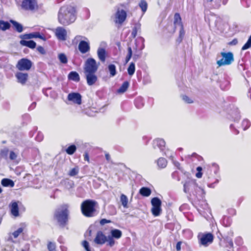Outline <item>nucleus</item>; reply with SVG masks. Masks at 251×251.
<instances>
[{"instance_id": "7", "label": "nucleus", "mask_w": 251, "mask_h": 251, "mask_svg": "<svg viewBox=\"0 0 251 251\" xmlns=\"http://www.w3.org/2000/svg\"><path fill=\"white\" fill-rule=\"evenodd\" d=\"M198 238L199 240V244L206 247L209 244H211L213 242L214 236L210 232L200 233L198 236Z\"/></svg>"}, {"instance_id": "30", "label": "nucleus", "mask_w": 251, "mask_h": 251, "mask_svg": "<svg viewBox=\"0 0 251 251\" xmlns=\"http://www.w3.org/2000/svg\"><path fill=\"white\" fill-rule=\"evenodd\" d=\"M174 25L175 26V28H177L178 26H179V24H182L181 22V19L179 14L176 13L174 15Z\"/></svg>"}, {"instance_id": "33", "label": "nucleus", "mask_w": 251, "mask_h": 251, "mask_svg": "<svg viewBox=\"0 0 251 251\" xmlns=\"http://www.w3.org/2000/svg\"><path fill=\"white\" fill-rule=\"evenodd\" d=\"M178 27L180 28L179 34V37L177 38L176 41L178 43H179L182 41V40L184 36L185 32L184 30V28H183V26L182 24H179V26H178Z\"/></svg>"}, {"instance_id": "16", "label": "nucleus", "mask_w": 251, "mask_h": 251, "mask_svg": "<svg viewBox=\"0 0 251 251\" xmlns=\"http://www.w3.org/2000/svg\"><path fill=\"white\" fill-rule=\"evenodd\" d=\"M68 100L69 104H80L81 95H68Z\"/></svg>"}, {"instance_id": "24", "label": "nucleus", "mask_w": 251, "mask_h": 251, "mask_svg": "<svg viewBox=\"0 0 251 251\" xmlns=\"http://www.w3.org/2000/svg\"><path fill=\"white\" fill-rule=\"evenodd\" d=\"M23 231L24 228L23 227H19L17 230L9 234V240L12 241L13 238H17L20 234L23 233Z\"/></svg>"}, {"instance_id": "14", "label": "nucleus", "mask_w": 251, "mask_h": 251, "mask_svg": "<svg viewBox=\"0 0 251 251\" xmlns=\"http://www.w3.org/2000/svg\"><path fill=\"white\" fill-rule=\"evenodd\" d=\"M107 236L101 231H99L96 234L94 241L97 245H102L107 242Z\"/></svg>"}, {"instance_id": "44", "label": "nucleus", "mask_w": 251, "mask_h": 251, "mask_svg": "<svg viewBox=\"0 0 251 251\" xmlns=\"http://www.w3.org/2000/svg\"><path fill=\"white\" fill-rule=\"evenodd\" d=\"M251 126L250 121L248 120H244L242 122V126L244 130H246Z\"/></svg>"}, {"instance_id": "22", "label": "nucleus", "mask_w": 251, "mask_h": 251, "mask_svg": "<svg viewBox=\"0 0 251 251\" xmlns=\"http://www.w3.org/2000/svg\"><path fill=\"white\" fill-rule=\"evenodd\" d=\"M222 243L225 247L229 249L227 250L228 251H233V243L231 239L228 238L224 239Z\"/></svg>"}, {"instance_id": "26", "label": "nucleus", "mask_w": 251, "mask_h": 251, "mask_svg": "<svg viewBox=\"0 0 251 251\" xmlns=\"http://www.w3.org/2000/svg\"><path fill=\"white\" fill-rule=\"evenodd\" d=\"M139 193L144 197H149L151 194V191L150 188L146 187H143L140 189Z\"/></svg>"}, {"instance_id": "63", "label": "nucleus", "mask_w": 251, "mask_h": 251, "mask_svg": "<svg viewBox=\"0 0 251 251\" xmlns=\"http://www.w3.org/2000/svg\"><path fill=\"white\" fill-rule=\"evenodd\" d=\"M181 241H178L176 245V250L177 251H180L181 250Z\"/></svg>"}, {"instance_id": "58", "label": "nucleus", "mask_w": 251, "mask_h": 251, "mask_svg": "<svg viewBox=\"0 0 251 251\" xmlns=\"http://www.w3.org/2000/svg\"><path fill=\"white\" fill-rule=\"evenodd\" d=\"M111 223V221L109 220H107L106 219H102L100 220V224L101 226H103L106 224H108Z\"/></svg>"}, {"instance_id": "59", "label": "nucleus", "mask_w": 251, "mask_h": 251, "mask_svg": "<svg viewBox=\"0 0 251 251\" xmlns=\"http://www.w3.org/2000/svg\"><path fill=\"white\" fill-rule=\"evenodd\" d=\"M151 81L150 77L147 75L146 76H144L143 78V83L144 84H148L149 83H150Z\"/></svg>"}, {"instance_id": "37", "label": "nucleus", "mask_w": 251, "mask_h": 251, "mask_svg": "<svg viewBox=\"0 0 251 251\" xmlns=\"http://www.w3.org/2000/svg\"><path fill=\"white\" fill-rule=\"evenodd\" d=\"M58 58L60 62L63 64H67L68 62V58L64 53H60L58 54Z\"/></svg>"}, {"instance_id": "61", "label": "nucleus", "mask_w": 251, "mask_h": 251, "mask_svg": "<svg viewBox=\"0 0 251 251\" xmlns=\"http://www.w3.org/2000/svg\"><path fill=\"white\" fill-rule=\"evenodd\" d=\"M238 43V40L237 39H234L231 42L228 43V45L230 46L236 45Z\"/></svg>"}, {"instance_id": "4", "label": "nucleus", "mask_w": 251, "mask_h": 251, "mask_svg": "<svg viewBox=\"0 0 251 251\" xmlns=\"http://www.w3.org/2000/svg\"><path fill=\"white\" fill-rule=\"evenodd\" d=\"M221 55L222 58L217 61V64L219 67L229 65L234 61L233 54L231 52H221Z\"/></svg>"}, {"instance_id": "18", "label": "nucleus", "mask_w": 251, "mask_h": 251, "mask_svg": "<svg viewBox=\"0 0 251 251\" xmlns=\"http://www.w3.org/2000/svg\"><path fill=\"white\" fill-rule=\"evenodd\" d=\"M15 76L18 80V82L22 84H25L28 78V74L27 73H23L21 72L17 73Z\"/></svg>"}, {"instance_id": "21", "label": "nucleus", "mask_w": 251, "mask_h": 251, "mask_svg": "<svg viewBox=\"0 0 251 251\" xmlns=\"http://www.w3.org/2000/svg\"><path fill=\"white\" fill-rule=\"evenodd\" d=\"M20 43L22 46L27 47L30 49H33L35 48L36 43L33 40L26 41L21 40Z\"/></svg>"}, {"instance_id": "17", "label": "nucleus", "mask_w": 251, "mask_h": 251, "mask_svg": "<svg viewBox=\"0 0 251 251\" xmlns=\"http://www.w3.org/2000/svg\"><path fill=\"white\" fill-rule=\"evenodd\" d=\"M95 73H85L86 78L87 84L91 86L95 83L97 80V76Z\"/></svg>"}, {"instance_id": "43", "label": "nucleus", "mask_w": 251, "mask_h": 251, "mask_svg": "<svg viewBox=\"0 0 251 251\" xmlns=\"http://www.w3.org/2000/svg\"><path fill=\"white\" fill-rule=\"evenodd\" d=\"M78 172H79V168L78 166H75V168L72 169L68 175L69 176H75L76 175H77L78 173Z\"/></svg>"}, {"instance_id": "48", "label": "nucleus", "mask_w": 251, "mask_h": 251, "mask_svg": "<svg viewBox=\"0 0 251 251\" xmlns=\"http://www.w3.org/2000/svg\"><path fill=\"white\" fill-rule=\"evenodd\" d=\"M20 38L22 40H27L33 38V36H32V33H28V34H25L23 35H21L20 36Z\"/></svg>"}, {"instance_id": "8", "label": "nucleus", "mask_w": 251, "mask_h": 251, "mask_svg": "<svg viewBox=\"0 0 251 251\" xmlns=\"http://www.w3.org/2000/svg\"><path fill=\"white\" fill-rule=\"evenodd\" d=\"M183 187L185 193H190L197 190L198 184L196 179L188 178L184 183Z\"/></svg>"}, {"instance_id": "49", "label": "nucleus", "mask_w": 251, "mask_h": 251, "mask_svg": "<svg viewBox=\"0 0 251 251\" xmlns=\"http://www.w3.org/2000/svg\"><path fill=\"white\" fill-rule=\"evenodd\" d=\"M32 36H33V38H38L44 41L46 40L45 36L44 35H41L39 32L32 33Z\"/></svg>"}, {"instance_id": "54", "label": "nucleus", "mask_w": 251, "mask_h": 251, "mask_svg": "<svg viewBox=\"0 0 251 251\" xmlns=\"http://www.w3.org/2000/svg\"><path fill=\"white\" fill-rule=\"evenodd\" d=\"M82 245L86 251H91L89 247V244L86 240H84L82 243Z\"/></svg>"}, {"instance_id": "45", "label": "nucleus", "mask_w": 251, "mask_h": 251, "mask_svg": "<svg viewBox=\"0 0 251 251\" xmlns=\"http://www.w3.org/2000/svg\"><path fill=\"white\" fill-rule=\"evenodd\" d=\"M128 53L126 58V62L127 63L130 59H131L132 55V51L131 48L130 47H128L127 48Z\"/></svg>"}, {"instance_id": "29", "label": "nucleus", "mask_w": 251, "mask_h": 251, "mask_svg": "<svg viewBox=\"0 0 251 251\" xmlns=\"http://www.w3.org/2000/svg\"><path fill=\"white\" fill-rule=\"evenodd\" d=\"M129 83L128 81H124L122 86L117 90V92L122 93L125 92L128 88Z\"/></svg>"}, {"instance_id": "46", "label": "nucleus", "mask_w": 251, "mask_h": 251, "mask_svg": "<svg viewBox=\"0 0 251 251\" xmlns=\"http://www.w3.org/2000/svg\"><path fill=\"white\" fill-rule=\"evenodd\" d=\"M251 47V35L249 37L246 43L242 47V50H246Z\"/></svg>"}, {"instance_id": "10", "label": "nucleus", "mask_w": 251, "mask_h": 251, "mask_svg": "<svg viewBox=\"0 0 251 251\" xmlns=\"http://www.w3.org/2000/svg\"><path fill=\"white\" fill-rule=\"evenodd\" d=\"M32 65V62L27 58H22L19 60L16 65L20 71H28L30 70Z\"/></svg>"}, {"instance_id": "35", "label": "nucleus", "mask_w": 251, "mask_h": 251, "mask_svg": "<svg viewBox=\"0 0 251 251\" xmlns=\"http://www.w3.org/2000/svg\"><path fill=\"white\" fill-rule=\"evenodd\" d=\"M10 27V24L8 22L0 20V29L2 30H6Z\"/></svg>"}, {"instance_id": "6", "label": "nucleus", "mask_w": 251, "mask_h": 251, "mask_svg": "<svg viewBox=\"0 0 251 251\" xmlns=\"http://www.w3.org/2000/svg\"><path fill=\"white\" fill-rule=\"evenodd\" d=\"M161 203V200L157 197H154L151 199V204L152 207L151 212L154 217H157L160 215L162 211Z\"/></svg>"}, {"instance_id": "32", "label": "nucleus", "mask_w": 251, "mask_h": 251, "mask_svg": "<svg viewBox=\"0 0 251 251\" xmlns=\"http://www.w3.org/2000/svg\"><path fill=\"white\" fill-rule=\"evenodd\" d=\"M1 184L4 187L11 186L13 187L14 185V182L9 178H3L1 180Z\"/></svg>"}, {"instance_id": "52", "label": "nucleus", "mask_w": 251, "mask_h": 251, "mask_svg": "<svg viewBox=\"0 0 251 251\" xmlns=\"http://www.w3.org/2000/svg\"><path fill=\"white\" fill-rule=\"evenodd\" d=\"M135 41H136V43L138 42H140L141 43V45L139 48V49L140 50H142L144 48V47H145V45H144V39L141 37L138 38L137 39H136Z\"/></svg>"}, {"instance_id": "13", "label": "nucleus", "mask_w": 251, "mask_h": 251, "mask_svg": "<svg viewBox=\"0 0 251 251\" xmlns=\"http://www.w3.org/2000/svg\"><path fill=\"white\" fill-rule=\"evenodd\" d=\"M126 12L123 9L118 8L115 14V23L122 24L126 19Z\"/></svg>"}, {"instance_id": "51", "label": "nucleus", "mask_w": 251, "mask_h": 251, "mask_svg": "<svg viewBox=\"0 0 251 251\" xmlns=\"http://www.w3.org/2000/svg\"><path fill=\"white\" fill-rule=\"evenodd\" d=\"M142 101V99L141 97L136 99L135 101V106L137 108H140L141 107L143 106L144 104Z\"/></svg>"}, {"instance_id": "57", "label": "nucleus", "mask_w": 251, "mask_h": 251, "mask_svg": "<svg viewBox=\"0 0 251 251\" xmlns=\"http://www.w3.org/2000/svg\"><path fill=\"white\" fill-rule=\"evenodd\" d=\"M17 157V154L13 151H10L9 153V158L11 160H14Z\"/></svg>"}, {"instance_id": "31", "label": "nucleus", "mask_w": 251, "mask_h": 251, "mask_svg": "<svg viewBox=\"0 0 251 251\" xmlns=\"http://www.w3.org/2000/svg\"><path fill=\"white\" fill-rule=\"evenodd\" d=\"M157 164L160 168H164L167 165V161L165 158L160 157L157 160Z\"/></svg>"}, {"instance_id": "20", "label": "nucleus", "mask_w": 251, "mask_h": 251, "mask_svg": "<svg viewBox=\"0 0 251 251\" xmlns=\"http://www.w3.org/2000/svg\"><path fill=\"white\" fill-rule=\"evenodd\" d=\"M97 54L99 59L102 62H104L105 61L106 57V52L104 48H99L97 50Z\"/></svg>"}, {"instance_id": "53", "label": "nucleus", "mask_w": 251, "mask_h": 251, "mask_svg": "<svg viewBox=\"0 0 251 251\" xmlns=\"http://www.w3.org/2000/svg\"><path fill=\"white\" fill-rule=\"evenodd\" d=\"M107 242V245L109 246L110 247H113L115 244V240L111 236H108Z\"/></svg>"}, {"instance_id": "25", "label": "nucleus", "mask_w": 251, "mask_h": 251, "mask_svg": "<svg viewBox=\"0 0 251 251\" xmlns=\"http://www.w3.org/2000/svg\"><path fill=\"white\" fill-rule=\"evenodd\" d=\"M10 22L13 25L15 30L17 32L21 33L23 31V26L21 24L13 20H10Z\"/></svg>"}, {"instance_id": "64", "label": "nucleus", "mask_w": 251, "mask_h": 251, "mask_svg": "<svg viewBox=\"0 0 251 251\" xmlns=\"http://www.w3.org/2000/svg\"><path fill=\"white\" fill-rule=\"evenodd\" d=\"M83 156L84 160L89 162V156L88 153L87 152H85Z\"/></svg>"}, {"instance_id": "40", "label": "nucleus", "mask_w": 251, "mask_h": 251, "mask_svg": "<svg viewBox=\"0 0 251 251\" xmlns=\"http://www.w3.org/2000/svg\"><path fill=\"white\" fill-rule=\"evenodd\" d=\"M139 6L143 13H145L148 7V4L146 0H141L139 3Z\"/></svg>"}, {"instance_id": "38", "label": "nucleus", "mask_w": 251, "mask_h": 251, "mask_svg": "<svg viewBox=\"0 0 251 251\" xmlns=\"http://www.w3.org/2000/svg\"><path fill=\"white\" fill-rule=\"evenodd\" d=\"M120 201L122 202V205L124 207H125V208L127 207L128 199L125 195L122 194L121 195Z\"/></svg>"}, {"instance_id": "60", "label": "nucleus", "mask_w": 251, "mask_h": 251, "mask_svg": "<svg viewBox=\"0 0 251 251\" xmlns=\"http://www.w3.org/2000/svg\"><path fill=\"white\" fill-rule=\"evenodd\" d=\"M37 50L42 54H46V51L44 48L42 46H38L37 48Z\"/></svg>"}, {"instance_id": "34", "label": "nucleus", "mask_w": 251, "mask_h": 251, "mask_svg": "<svg viewBox=\"0 0 251 251\" xmlns=\"http://www.w3.org/2000/svg\"><path fill=\"white\" fill-rule=\"evenodd\" d=\"M111 237L116 239H119L122 235V231L117 229H113L111 231Z\"/></svg>"}, {"instance_id": "9", "label": "nucleus", "mask_w": 251, "mask_h": 251, "mask_svg": "<svg viewBox=\"0 0 251 251\" xmlns=\"http://www.w3.org/2000/svg\"><path fill=\"white\" fill-rule=\"evenodd\" d=\"M218 81L220 83V86L222 90H226L229 88V77L226 74H220Z\"/></svg>"}, {"instance_id": "56", "label": "nucleus", "mask_w": 251, "mask_h": 251, "mask_svg": "<svg viewBox=\"0 0 251 251\" xmlns=\"http://www.w3.org/2000/svg\"><path fill=\"white\" fill-rule=\"evenodd\" d=\"M182 100L188 103H191L193 102V100L189 98L187 95H182Z\"/></svg>"}, {"instance_id": "42", "label": "nucleus", "mask_w": 251, "mask_h": 251, "mask_svg": "<svg viewBox=\"0 0 251 251\" xmlns=\"http://www.w3.org/2000/svg\"><path fill=\"white\" fill-rule=\"evenodd\" d=\"M227 1L228 0H215L214 4H213L214 8H219L221 6V2H222L224 5H226Z\"/></svg>"}, {"instance_id": "19", "label": "nucleus", "mask_w": 251, "mask_h": 251, "mask_svg": "<svg viewBox=\"0 0 251 251\" xmlns=\"http://www.w3.org/2000/svg\"><path fill=\"white\" fill-rule=\"evenodd\" d=\"M11 214L15 217L19 216V209L18 202L12 201L11 203Z\"/></svg>"}, {"instance_id": "15", "label": "nucleus", "mask_w": 251, "mask_h": 251, "mask_svg": "<svg viewBox=\"0 0 251 251\" xmlns=\"http://www.w3.org/2000/svg\"><path fill=\"white\" fill-rule=\"evenodd\" d=\"M78 48L80 52L83 54L88 52L90 50L89 44L85 41L80 42Z\"/></svg>"}, {"instance_id": "55", "label": "nucleus", "mask_w": 251, "mask_h": 251, "mask_svg": "<svg viewBox=\"0 0 251 251\" xmlns=\"http://www.w3.org/2000/svg\"><path fill=\"white\" fill-rule=\"evenodd\" d=\"M241 2L244 6L249 7L251 5V0H241Z\"/></svg>"}, {"instance_id": "39", "label": "nucleus", "mask_w": 251, "mask_h": 251, "mask_svg": "<svg viewBox=\"0 0 251 251\" xmlns=\"http://www.w3.org/2000/svg\"><path fill=\"white\" fill-rule=\"evenodd\" d=\"M110 75L114 76L116 74V66L114 64H110L108 66Z\"/></svg>"}, {"instance_id": "2", "label": "nucleus", "mask_w": 251, "mask_h": 251, "mask_svg": "<svg viewBox=\"0 0 251 251\" xmlns=\"http://www.w3.org/2000/svg\"><path fill=\"white\" fill-rule=\"evenodd\" d=\"M98 206L97 201L95 200L88 199L81 203L80 209L82 214L86 217H92L97 214V207Z\"/></svg>"}, {"instance_id": "50", "label": "nucleus", "mask_w": 251, "mask_h": 251, "mask_svg": "<svg viewBox=\"0 0 251 251\" xmlns=\"http://www.w3.org/2000/svg\"><path fill=\"white\" fill-rule=\"evenodd\" d=\"M48 249L49 251H56V246L55 243L49 242L48 244Z\"/></svg>"}, {"instance_id": "41", "label": "nucleus", "mask_w": 251, "mask_h": 251, "mask_svg": "<svg viewBox=\"0 0 251 251\" xmlns=\"http://www.w3.org/2000/svg\"><path fill=\"white\" fill-rule=\"evenodd\" d=\"M135 70V64L133 62L130 63L128 68H127V72L129 75H132Z\"/></svg>"}, {"instance_id": "62", "label": "nucleus", "mask_w": 251, "mask_h": 251, "mask_svg": "<svg viewBox=\"0 0 251 251\" xmlns=\"http://www.w3.org/2000/svg\"><path fill=\"white\" fill-rule=\"evenodd\" d=\"M221 22V20L220 18H217L215 21V26L217 27L218 29L220 28V23Z\"/></svg>"}, {"instance_id": "36", "label": "nucleus", "mask_w": 251, "mask_h": 251, "mask_svg": "<svg viewBox=\"0 0 251 251\" xmlns=\"http://www.w3.org/2000/svg\"><path fill=\"white\" fill-rule=\"evenodd\" d=\"M76 151V147L75 145H72L66 149V152L69 155L73 154Z\"/></svg>"}, {"instance_id": "12", "label": "nucleus", "mask_w": 251, "mask_h": 251, "mask_svg": "<svg viewBox=\"0 0 251 251\" xmlns=\"http://www.w3.org/2000/svg\"><path fill=\"white\" fill-rule=\"evenodd\" d=\"M54 32L56 38L61 41H65L67 39V30L62 26H58L54 30Z\"/></svg>"}, {"instance_id": "27", "label": "nucleus", "mask_w": 251, "mask_h": 251, "mask_svg": "<svg viewBox=\"0 0 251 251\" xmlns=\"http://www.w3.org/2000/svg\"><path fill=\"white\" fill-rule=\"evenodd\" d=\"M141 30V24L139 23H135L134 25V26L132 28V31L131 32V36L135 38L137 34L138 31H140Z\"/></svg>"}, {"instance_id": "11", "label": "nucleus", "mask_w": 251, "mask_h": 251, "mask_svg": "<svg viewBox=\"0 0 251 251\" xmlns=\"http://www.w3.org/2000/svg\"><path fill=\"white\" fill-rule=\"evenodd\" d=\"M21 6L25 10L32 11L37 8L38 5L36 0H24Z\"/></svg>"}, {"instance_id": "1", "label": "nucleus", "mask_w": 251, "mask_h": 251, "mask_svg": "<svg viewBox=\"0 0 251 251\" xmlns=\"http://www.w3.org/2000/svg\"><path fill=\"white\" fill-rule=\"evenodd\" d=\"M75 8L71 5L61 7L58 12V21L63 25H68L76 20Z\"/></svg>"}, {"instance_id": "5", "label": "nucleus", "mask_w": 251, "mask_h": 251, "mask_svg": "<svg viewBox=\"0 0 251 251\" xmlns=\"http://www.w3.org/2000/svg\"><path fill=\"white\" fill-rule=\"evenodd\" d=\"M99 65L93 58H89L85 62L84 73H95L98 70Z\"/></svg>"}, {"instance_id": "47", "label": "nucleus", "mask_w": 251, "mask_h": 251, "mask_svg": "<svg viewBox=\"0 0 251 251\" xmlns=\"http://www.w3.org/2000/svg\"><path fill=\"white\" fill-rule=\"evenodd\" d=\"M215 0H204V4L205 6L210 8H214L213 4H214Z\"/></svg>"}, {"instance_id": "3", "label": "nucleus", "mask_w": 251, "mask_h": 251, "mask_svg": "<svg viewBox=\"0 0 251 251\" xmlns=\"http://www.w3.org/2000/svg\"><path fill=\"white\" fill-rule=\"evenodd\" d=\"M69 206L67 204H63L60 206V209L56 210L54 214V217L59 224L60 226L64 227L68 222L69 211Z\"/></svg>"}, {"instance_id": "23", "label": "nucleus", "mask_w": 251, "mask_h": 251, "mask_svg": "<svg viewBox=\"0 0 251 251\" xmlns=\"http://www.w3.org/2000/svg\"><path fill=\"white\" fill-rule=\"evenodd\" d=\"M68 78L69 80L75 82H78L80 80L79 74L75 71L71 72L68 75Z\"/></svg>"}, {"instance_id": "28", "label": "nucleus", "mask_w": 251, "mask_h": 251, "mask_svg": "<svg viewBox=\"0 0 251 251\" xmlns=\"http://www.w3.org/2000/svg\"><path fill=\"white\" fill-rule=\"evenodd\" d=\"M153 144L160 149H162L165 146V142L162 139H156L153 140Z\"/></svg>"}]
</instances>
